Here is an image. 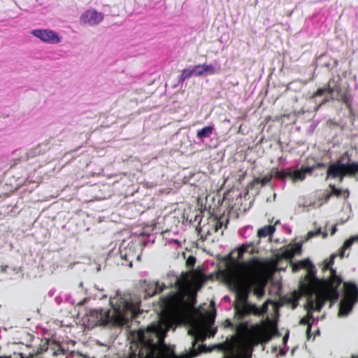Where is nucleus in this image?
<instances>
[{"mask_svg":"<svg viewBox=\"0 0 358 358\" xmlns=\"http://www.w3.org/2000/svg\"><path fill=\"white\" fill-rule=\"evenodd\" d=\"M234 259H231L227 264V268L219 271V274L229 286L235 291L236 295V303L235 305V315L240 320L250 315H263L266 308H258L255 304L248 301L250 288L248 287L243 274L241 269L234 263Z\"/></svg>","mask_w":358,"mask_h":358,"instance_id":"nucleus-1","label":"nucleus"},{"mask_svg":"<svg viewBox=\"0 0 358 358\" xmlns=\"http://www.w3.org/2000/svg\"><path fill=\"white\" fill-rule=\"evenodd\" d=\"M238 255L236 259H234L235 266L241 269L245 278L250 292H254V294L258 298L264 295L266 280L261 275V271L265 267V264L258 257H252L248 261H243V255L245 252L252 254L254 252L253 244H243L237 249Z\"/></svg>","mask_w":358,"mask_h":358,"instance_id":"nucleus-2","label":"nucleus"},{"mask_svg":"<svg viewBox=\"0 0 358 358\" xmlns=\"http://www.w3.org/2000/svg\"><path fill=\"white\" fill-rule=\"evenodd\" d=\"M333 263L332 259L329 260L324 266V269H329L331 273L328 279L322 281L324 289L318 292L314 299H308V304L312 310L319 312L327 301L335 303L338 299V287L343 283V279L341 275L336 274V269L331 268Z\"/></svg>","mask_w":358,"mask_h":358,"instance_id":"nucleus-3","label":"nucleus"},{"mask_svg":"<svg viewBox=\"0 0 358 358\" xmlns=\"http://www.w3.org/2000/svg\"><path fill=\"white\" fill-rule=\"evenodd\" d=\"M236 331L244 340L242 343L248 344L251 348L259 343H267L272 338L270 327L266 322L255 324L250 328L248 322H239L236 327Z\"/></svg>","mask_w":358,"mask_h":358,"instance_id":"nucleus-4","label":"nucleus"},{"mask_svg":"<svg viewBox=\"0 0 358 358\" xmlns=\"http://www.w3.org/2000/svg\"><path fill=\"white\" fill-rule=\"evenodd\" d=\"M334 92L339 94V99H337V100L344 103L346 108L351 112L352 110V102L353 96L350 90L347 88L342 91L340 83L338 81H335L334 78L329 79L324 87L318 88L313 94V97L320 96L325 93L331 94Z\"/></svg>","mask_w":358,"mask_h":358,"instance_id":"nucleus-5","label":"nucleus"},{"mask_svg":"<svg viewBox=\"0 0 358 358\" xmlns=\"http://www.w3.org/2000/svg\"><path fill=\"white\" fill-rule=\"evenodd\" d=\"M345 289L344 299L340 303L338 316L348 315L358 301V286L352 282H343Z\"/></svg>","mask_w":358,"mask_h":358,"instance_id":"nucleus-6","label":"nucleus"},{"mask_svg":"<svg viewBox=\"0 0 358 358\" xmlns=\"http://www.w3.org/2000/svg\"><path fill=\"white\" fill-rule=\"evenodd\" d=\"M113 308L117 318L122 323H127L136 319L142 313L139 303L125 300L120 301V304L114 306Z\"/></svg>","mask_w":358,"mask_h":358,"instance_id":"nucleus-7","label":"nucleus"},{"mask_svg":"<svg viewBox=\"0 0 358 358\" xmlns=\"http://www.w3.org/2000/svg\"><path fill=\"white\" fill-rule=\"evenodd\" d=\"M164 303L171 308H193L196 303V296L190 292H177L165 297Z\"/></svg>","mask_w":358,"mask_h":358,"instance_id":"nucleus-8","label":"nucleus"},{"mask_svg":"<svg viewBox=\"0 0 358 358\" xmlns=\"http://www.w3.org/2000/svg\"><path fill=\"white\" fill-rule=\"evenodd\" d=\"M315 269L314 266L309 268L307 274L305 275L304 280L300 282L299 288L301 292L308 299H314L320 287V280L316 277Z\"/></svg>","mask_w":358,"mask_h":358,"instance_id":"nucleus-9","label":"nucleus"},{"mask_svg":"<svg viewBox=\"0 0 358 358\" xmlns=\"http://www.w3.org/2000/svg\"><path fill=\"white\" fill-rule=\"evenodd\" d=\"M348 155V152H345L339 159L328 166L327 178H338L340 182H343V178L347 177V174L345 171V163H342V160H343L344 156Z\"/></svg>","mask_w":358,"mask_h":358,"instance_id":"nucleus-10","label":"nucleus"},{"mask_svg":"<svg viewBox=\"0 0 358 358\" xmlns=\"http://www.w3.org/2000/svg\"><path fill=\"white\" fill-rule=\"evenodd\" d=\"M31 34L45 43L55 44L60 42L59 36L52 30L45 29H34L31 31Z\"/></svg>","mask_w":358,"mask_h":358,"instance_id":"nucleus-11","label":"nucleus"},{"mask_svg":"<svg viewBox=\"0 0 358 358\" xmlns=\"http://www.w3.org/2000/svg\"><path fill=\"white\" fill-rule=\"evenodd\" d=\"M103 19V15L101 13L94 9H90L81 15L80 22L83 24L93 26L101 22Z\"/></svg>","mask_w":358,"mask_h":358,"instance_id":"nucleus-12","label":"nucleus"},{"mask_svg":"<svg viewBox=\"0 0 358 358\" xmlns=\"http://www.w3.org/2000/svg\"><path fill=\"white\" fill-rule=\"evenodd\" d=\"M301 252V245L300 243H294L282 248L280 257L286 260H292L294 255H300Z\"/></svg>","mask_w":358,"mask_h":358,"instance_id":"nucleus-13","label":"nucleus"},{"mask_svg":"<svg viewBox=\"0 0 358 358\" xmlns=\"http://www.w3.org/2000/svg\"><path fill=\"white\" fill-rule=\"evenodd\" d=\"M167 287L164 283L160 284L159 282H150L145 289V296H153L161 293Z\"/></svg>","mask_w":358,"mask_h":358,"instance_id":"nucleus-14","label":"nucleus"},{"mask_svg":"<svg viewBox=\"0 0 358 358\" xmlns=\"http://www.w3.org/2000/svg\"><path fill=\"white\" fill-rule=\"evenodd\" d=\"M91 315L96 320L100 325H104L109 321L110 311L103 309L94 310L91 312Z\"/></svg>","mask_w":358,"mask_h":358,"instance_id":"nucleus-15","label":"nucleus"},{"mask_svg":"<svg viewBox=\"0 0 358 358\" xmlns=\"http://www.w3.org/2000/svg\"><path fill=\"white\" fill-rule=\"evenodd\" d=\"M313 172V168H308V166H302L301 169L296 170L294 171H289V177L292 179L293 181L303 180L306 178L307 173L311 174Z\"/></svg>","mask_w":358,"mask_h":358,"instance_id":"nucleus-16","label":"nucleus"},{"mask_svg":"<svg viewBox=\"0 0 358 358\" xmlns=\"http://www.w3.org/2000/svg\"><path fill=\"white\" fill-rule=\"evenodd\" d=\"M196 69H201V71H199V76H204V75H214L218 73L221 69L220 66L215 67L214 65L211 64H203L196 65Z\"/></svg>","mask_w":358,"mask_h":358,"instance_id":"nucleus-17","label":"nucleus"},{"mask_svg":"<svg viewBox=\"0 0 358 358\" xmlns=\"http://www.w3.org/2000/svg\"><path fill=\"white\" fill-rule=\"evenodd\" d=\"M348 159L347 163H345L346 174L347 177L349 178H358V162H350Z\"/></svg>","mask_w":358,"mask_h":358,"instance_id":"nucleus-18","label":"nucleus"},{"mask_svg":"<svg viewBox=\"0 0 358 358\" xmlns=\"http://www.w3.org/2000/svg\"><path fill=\"white\" fill-rule=\"evenodd\" d=\"M307 308L308 313L306 316H304L300 321V324L303 325H308V331H310L312 324L313 322L314 318L313 316V311H316L315 310L310 309V307L308 304V299H307Z\"/></svg>","mask_w":358,"mask_h":358,"instance_id":"nucleus-19","label":"nucleus"},{"mask_svg":"<svg viewBox=\"0 0 358 358\" xmlns=\"http://www.w3.org/2000/svg\"><path fill=\"white\" fill-rule=\"evenodd\" d=\"M196 65L193 67L192 69H185L182 71L181 76L180 77V81L184 82L185 80L192 76H199V71H197Z\"/></svg>","mask_w":358,"mask_h":358,"instance_id":"nucleus-20","label":"nucleus"},{"mask_svg":"<svg viewBox=\"0 0 358 358\" xmlns=\"http://www.w3.org/2000/svg\"><path fill=\"white\" fill-rule=\"evenodd\" d=\"M214 131V127L208 125L204 127L196 132V137L199 139H203L210 137Z\"/></svg>","mask_w":358,"mask_h":358,"instance_id":"nucleus-21","label":"nucleus"},{"mask_svg":"<svg viewBox=\"0 0 358 358\" xmlns=\"http://www.w3.org/2000/svg\"><path fill=\"white\" fill-rule=\"evenodd\" d=\"M275 231V227L271 225L265 226L259 229L257 231V235L259 238H265L273 234Z\"/></svg>","mask_w":358,"mask_h":358,"instance_id":"nucleus-22","label":"nucleus"},{"mask_svg":"<svg viewBox=\"0 0 358 358\" xmlns=\"http://www.w3.org/2000/svg\"><path fill=\"white\" fill-rule=\"evenodd\" d=\"M329 187L331 189L332 195H334L336 197L343 196L344 199H348L349 197L350 192L348 189L343 190L341 189L336 188L334 185H330Z\"/></svg>","mask_w":358,"mask_h":358,"instance_id":"nucleus-23","label":"nucleus"},{"mask_svg":"<svg viewBox=\"0 0 358 358\" xmlns=\"http://www.w3.org/2000/svg\"><path fill=\"white\" fill-rule=\"evenodd\" d=\"M312 266H313L312 265L311 262L308 259H306V260L301 261L299 263L294 264L293 266V270L296 271L299 268L309 269V268H311Z\"/></svg>","mask_w":358,"mask_h":358,"instance_id":"nucleus-24","label":"nucleus"},{"mask_svg":"<svg viewBox=\"0 0 358 358\" xmlns=\"http://www.w3.org/2000/svg\"><path fill=\"white\" fill-rule=\"evenodd\" d=\"M355 241V238L352 237V238L346 240L344 242L342 248H341V252H340L341 257H343L345 251L351 247V245L353 244Z\"/></svg>","mask_w":358,"mask_h":358,"instance_id":"nucleus-25","label":"nucleus"},{"mask_svg":"<svg viewBox=\"0 0 358 358\" xmlns=\"http://www.w3.org/2000/svg\"><path fill=\"white\" fill-rule=\"evenodd\" d=\"M271 174L273 175V177L285 179V178L289 177V171H280L278 169H273Z\"/></svg>","mask_w":358,"mask_h":358,"instance_id":"nucleus-26","label":"nucleus"},{"mask_svg":"<svg viewBox=\"0 0 358 358\" xmlns=\"http://www.w3.org/2000/svg\"><path fill=\"white\" fill-rule=\"evenodd\" d=\"M273 178L272 174H268L263 178H257L254 180L253 182L262 184V185H266Z\"/></svg>","mask_w":358,"mask_h":358,"instance_id":"nucleus-27","label":"nucleus"},{"mask_svg":"<svg viewBox=\"0 0 358 358\" xmlns=\"http://www.w3.org/2000/svg\"><path fill=\"white\" fill-rule=\"evenodd\" d=\"M214 222H215V223L213 224L214 231L217 232V231H218L220 229H221L222 228L223 222L222 221H220V220H217V219H215Z\"/></svg>","mask_w":358,"mask_h":358,"instance_id":"nucleus-28","label":"nucleus"},{"mask_svg":"<svg viewBox=\"0 0 358 358\" xmlns=\"http://www.w3.org/2000/svg\"><path fill=\"white\" fill-rule=\"evenodd\" d=\"M195 263H196V258L193 256L189 257L186 261V265L188 268L194 267Z\"/></svg>","mask_w":358,"mask_h":358,"instance_id":"nucleus-29","label":"nucleus"},{"mask_svg":"<svg viewBox=\"0 0 358 358\" xmlns=\"http://www.w3.org/2000/svg\"><path fill=\"white\" fill-rule=\"evenodd\" d=\"M325 166V164L324 163H317L316 164H314L312 166H308V168H313V171L316 169H322Z\"/></svg>","mask_w":358,"mask_h":358,"instance_id":"nucleus-30","label":"nucleus"},{"mask_svg":"<svg viewBox=\"0 0 358 358\" xmlns=\"http://www.w3.org/2000/svg\"><path fill=\"white\" fill-rule=\"evenodd\" d=\"M34 157V155L32 153V150L29 151V152H27L24 157H22V161H27L29 159V157Z\"/></svg>","mask_w":358,"mask_h":358,"instance_id":"nucleus-31","label":"nucleus"},{"mask_svg":"<svg viewBox=\"0 0 358 358\" xmlns=\"http://www.w3.org/2000/svg\"><path fill=\"white\" fill-rule=\"evenodd\" d=\"M332 193L331 192H329L326 194L324 195L323 196V199H324L325 201H328L329 200V199L332 196Z\"/></svg>","mask_w":358,"mask_h":358,"instance_id":"nucleus-32","label":"nucleus"},{"mask_svg":"<svg viewBox=\"0 0 358 358\" xmlns=\"http://www.w3.org/2000/svg\"><path fill=\"white\" fill-rule=\"evenodd\" d=\"M337 231V228H336V225H334L332 227H331V235H334L336 231Z\"/></svg>","mask_w":358,"mask_h":358,"instance_id":"nucleus-33","label":"nucleus"},{"mask_svg":"<svg viewBox=\"0 0 358 358\" xmlns=\"http://www.w3.org/2000/svg\"><path fill=\"white\" fill-rule=\"evenodd\" d=\"M316 236L315 231H309L308 234V238H312L313 236Z\"/></svg>","mask_w":358,"mask_h":358,"instance_id":"nucleus-34","label":"nucleus"},{"mask_svg":"<svg viewBox=\"0 0 358 358\" xmlns=\"http://www.w3.org/2000/svg\"><path fill=\"white\" fill-rule=\"evenodd\" d=\"M320 232H321L320 229H318V230H317V231H315V234H316V235H318L319 234H320Z\"/></svg>","mask_w":358,"mask_h":358,"instance_id":"nucleus-35","label":"nucleus"},{"mask_svg":"<svg viewBox=\"0 0 358 358\" xmlns=\"http://www.w3.org/2000/svg\"><path fill=\"white\" fill-rule=\"evenodd\" d=\"M0 358H10V357H0Z\"/></svg>","mask_w":358,"mask_h":358,"instance_id":"nucleus-36","label":"nucleus"},{"mask_svg":"<svg viewBox=\"0 0 358 358\" xmlns=\"http://www.w3.org/2000/svg\"><path fill=\"white\" fill-rule=\"evenodd\" d=\"M327 236V234L326 233H324L323 234V237L325 238Z\"/></svg>","mask_w":358,"mask_h":358,"instance_id":"nucleus-37","label":"nucleus"},{"mask_svg":"<svg viewBox=\"0 0 358 358\" xmlns=\"http://www.w3.org/2000/svg\"><path fill=\"white\" fill-rule=\"evenodd\" d=\"M327 101V100H325V101H323L322 103H326Z\"/></svg>","mask_w":358,"mask_h":358,"instance_id":"nucleus-38","label":"nucleus"},{"mask_svg":"<svg viewBox=\"0 0 358 358\" xmlns=\"http://www.w3.org/2000/svg\"><path fill=\"white\" fill-rule=\"evenodd\" d=\"M355 240L358 239V236L357 237H355Z\"/></svg>","mask_w":358,"mask_h":358,"instance_id":"nucleus-39","label":"nucleus"},{"mask_svg":"<svg viewBox=\"0 0 358 358\" xmlns=\"http://www.w3.org/2000/svg\"><path fill=\"white\" fill-rule=\"evenodd\" d=\"M357 358H358V354H357Z\"/></svg>","mask_w":358,"mask_h":358,"instance_id":"nucleus-40","label":"nucleus"}]
</instances>
